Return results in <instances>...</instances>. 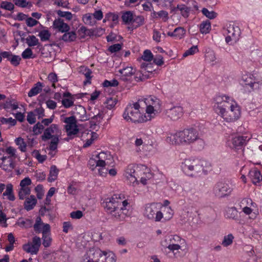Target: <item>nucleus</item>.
<instances>
[{
    "label": "nucleus",
    "mask_w": 262,
    "mask_h": 262,
    "mask_svg": "<svg viewBox=\"0 0 262 262\" xmlns=\"http://www.w3.org/2000/svg\"><path fill=\"white\" fill-rule=\"evenodd\" d=\"M34 113H35V116H38V119L43 118L45 116L44 109L42 107H39L35 109Z\"/></svg>",
    "instance_id": "60"
},
{
    "label": "nucleus",
    "mask_w": 262,
    "mask_h": 262,
    "mask_svg": "<svg viewBox=\"0 0 262 262\" xmlns=\"http://www.w3.org/2000/svg\"><path fill=\"white\" fill-rule=\"evenodd\" d=\"M43 129V125L40 123V122H38L33 126L32 131L34 135H38L41 134Z\"/></svg>",
    "instance_id": "39"
},
{
    "label": "nucleus",
    "mask_w": 262,
    "mask_h": 262,
    "mask_svg": "<svg viewBox=\"0 0 262 262\" xmlns=\"http://www.w3.org/2000/svg\"><path fill=\"white\" fill-rule=\"evenodd\" d=\"M136 167V166L130 164L128 165L125 170V177L132 183L137 182L139 178Z\"/></svg>",
    "instance_id": "15"
},
{
    "label": "nucleus",
    "mask_w": 262,
    "mask_h": 262,
    "mask_svg": "<svg viewBox=\"0 0 262 262\" xmlns=\"http://www.w3.org/2000/svg\"><path fill=\"white\" fill-rule=\"evenodd\" d=\"M48 79L52 83V86L55 88V83L58 81L57 75L54 73H51L49 74Z\"/></svg>",
    "instance_id": "54"
},
{
    "label": "nucleus",
    "mask_w": 262,
    "mask_h": 262,
    "mask_svg": "<svg viewBox=\"0 0 262 262\" xmlns=\"http://www.w3.org/2000/svg\"><path fill=\"white\" fill-rule=\"evenodd\" d=\"M211 29V23L209 20L203 21L200 25V31L202 34H207Z\"/></svg>",
    "instance_id": "30"
},
{
    "label": "nucleus",
    "mask_w": 262,
    "mask_h": 262,
    "mask_svg": "<svg viewBox=\"0 0 262 262\" xmlns=\"http://www.w3.org/2000/svg\"><path fill=\"white\" fill-rule=\"evenodd\" d=\"M83 216V213L80 210L73 211L70 213V217L74 219H80Z\"/></svg>",
    "instance_id": "61"
},
{
    "label": "nucleus",
    "mask_w": 262,
    "mask_h": 262,
    "mask_svg": "<svg viewBox=\"0 0 262 262\" xmlns=\"http://www.w3.org/2000/svg\"><path fill=\"white\" fill-rule=\"evenodd\" d=\"M64 34L62 36V39L65 42L74 41L77 35L75 31H68L64 32Z\"/></svg>",
    "instance_id": "27"
},
{
    "label": "nucleus",
    "mask_w": 262,
    "mask_h": 262,
    "mask_svg": "<svg viewBox=\"0 0 262 262\" xmlns=\"http://www.w3.org/2000/svg\"><path fill=\"white\" fill-rule=\"evenodd\" d=\"M225 33L226 35V42L229 45H233L239 39L241 30L238 26L230 24Z\"/></svg>",
    "instance_id": "8"
},
{
    "label": "nucleus",
    "mask_w": 262,
    "mask_h": 262,
    "mask_svg": "<svg viewBox=\"0 0 262 262\" xmlns=\"http://www.w3.org/2000/svg\"><path fill=\"white\" fill-rule=\"evenodd\" d=\"M227 122H234L241 117V112L239 106L233 101L231 102L229 107L224 108L217 114Z\"/></svg>",
    "instance_id": "6"
},
{
    "label": "nucleus",
    "mask_w": 262,
    "mask_h": 262,
    "mask_svg": "<svg viewBox=\"0 0 262 262\" xmlns=\"http://www.w3.org/2000/svg\"><path fill=\"white\" fill-rule=\"evenodd\" d=\"M0 7L2 9L8 11H12L14 9V5L11 2L8 1H2L1 2Z\"/></svg>",
    "instance_id": "36"
},
{
    "label": "nucleus",
    "mask_w": 262,
    "mask_h": 262,
    "mask_svg": "<svg viewBox=\"0 0 262 262\" xmlns=\"http://www.w3.org/2000/svg\"><path fill=\"white\" fill-rule=\"evenodd\" d=\"M27 120L28 122L31 124L35 123L36 122L35 113L33 112H30L28 113Z\"/></svg>",
    "instance_id": "55"
},
{
    "label": "nucleus",
    "mask_w": 262,
    "mask_h": 262,
    "mask_svg": "<svg viewBox=\"0 0 262 262\" xmlns=\"http://www.w3.org/2000/svg\"><path fill=\"white\" fill-rule=\"evenodd\" d=\"M211 164L205 160L199 159H187L182 163L181 168L187 175L196 177L207 174L211 170Z\"/></svg>",
    "instance_id": "2"
},
{
    "label": "nucleus",
    "mask_w": 262,
    "mask_h": 262,
    "mask_svg": "<svg viewBox=\"0 0 262 262\" xmlns=\"http://www.w3.org/2000/svg\"><path fill=\"white\" fill-rule=\"evenodd\" d=\"M76 114L78 116L81 121H85L90 119V116L86 114V110L81 105H79L76 108Z\"/></svg>",
    "instance_id": "23"
},
{
    "label": "nucleus",
    "mask_w": 262,
    "mask_h": 262,
    "mask_svg": "<svg viewBox=\"0 0 262 262\" xmlns=\"http://www.w3.org/2000/svg\"><path fill=\"white\" fill-rule=\"evenodd\" d=\"M119 84L118 81L116 79H113L111 81H108L107 80H104L103 83V85L104 87H109V86H116Z\"/></svg>",
    "instance_id": "50"
},
{
    "label": "nucleus",
    "mask_w": 262,
    "mask_h": 262,
    "mask_svg": "<svg viewBox=\"0 0 262 262\" xmlns=\"http://www.w3.org/2000/svg\"><path fill=\"white\" fill-rule=\"evenodd\" d=\"M123 23L128 25L133 22L134 16L132 11H127L122 13L121 16Z\"/></svg>",
    "instance_id": "28"
},
{
    "label": "nucleus",
    "mask_w": 262,
    "mask_h": 262,
    "mask_svg": "<svg viewBox=\"0 0 262 262\" xmlns=\"http://www.w3.org/2000/svg\"><path fill=\"white\" fill-rule=\"evenodd\" d=\"M61 133V130L59 129L57 124H52L50 127L45 129L43 134L41 137V140L46 141L51 139L49 144V149L50 150L54 151L57 148Z\"/></svg>",
    "instance_id": "4"
},
{
    "label": "nucleus",
    "mask_w": 262,
    "mask_h": 262,
    "mask_svg": "<svg viewBox=\"0 0 262 262\" xmlns=\"http://www.w3.org/2000/svg\"><path fill=\"white\" fill-rule=\"evenodd\" d=\"M54 29L58 30L61 33L67 32L70 30V26L61 18L56 19L53 23Z\"/></svg>",
    "instance_id": "18"
},
{
    "label": "nucleus",
    "mask_w": 262,
    "mask_h": 262,
    "mask_svg": "<svg viewBox=\"0 0 262 262\" xmlns=\"http://www.w3.org/2000/svg\"><path fill=\"white\" fill-rule=\"evenodd\" d=\"M199 51L198 46H193L188 50H186L185 53L183 54V57H187L190 55H193L194 53L198 52Z\"/></svg>",
    "instance_id": "46"
},
{
    "label": "nucleus",
    "mask_w": 262,
    "mask_h": 262,
    "mask_svg": "<svg viewBox=\"0 0 262 262\" xmlns=\"http://www.w3.org/2000/svg\"><path fill=\"white\" fill-rule=\"evenodd\" d=\"M105 256H104L102 259L103 261V260L107 262H116L115 260V256L113 253H108L107 254L106 252L104 251Z\"/></svg>",
    "instance_id": "49"
},
{
    "label": "nucleus",
    "mask_w": 262,
    "mask_h": 262,
    "mask_svg": "<svg viewBox=\"0 0 262 262\" xmlns=\"http://www.w3.org/2000/svg\"><path fill=\"white\" fill-rule=\"evenodd\" d=\"M158 204L152 203L147 204L145 207L144 215L149 220H152L155 222H160L163 218L162 212L159 210Z\"/></svg>",
    "instance_id": "7"
},
{
    "label": "nucleus",
    "mask_w": 262,
    "mask_h": 262,
    "mask_svg": "<svg viewBox=\"0 0 262 262\" xmlns=\"http://www.w3.org/2000/svg\"><path fill=\"white\" fill-rule=\"evenodd\" d=\"M2 163L0 167L5 171H10L15 168V164L13 160L10 157L3 156L0 157Z\"/></svg>",
    "instance_id": "16"
},
{
    "label": "nucleus",
    "mask_w": 262,
    "mask_h": 262,
    "mask_svg": "<svg viewBox=\"0 0 262 262\" xmlns=\"http://www.w3.org/2000/svg\"><path fill=\"white\" fill-rule=\"evenodd\" d=\"M59 170L55 165H52L50 167L49 176L48 181L49 182H52L56 180L57 178Z\"/></svg>",
    "instance_id": "26"
},
{
    "label": "nucleus",
    "mask_w": 262,
    "mask_h": 262,
    "mask_svg": "<svg viewBox=\"0 0 262 262\" xmlns=\"http://www.w3.org/2000/svg\"><path fill=\"white\" fill-rule=\"evenodd\" d=\"M142 101L139 100L132 104H128L123 114L124 119L127 121L134 122H142L146 121L147 118L146 116L143 118L141 113V106L140 103Z\"/></svg>",
    "instance_id": "5"
},
{
    "label": "nucleus",
    "mask_w": 262,
    "mask_h": 262,
    "mask_svg": "<svg viewBox=\"0 0 262 262\" xmlns=\"http://www.w3.org/2000/svg\"><path fill=\"white\" fill-rule=\"evenodd\" d=\"M202 12L206 17L209 19H214L217 16V13L213 11H209L207 8H204Z\"/></svg>",
    "instance_id": "37"
},
{
    "label": "nucleus",
    "mask_w": 262,
    "mask_h": 262,
    "mask_svg": "<svg viewBox=\"0 0 262 262\" xmlns=\"http://www.w3.org/2000/svg\"><path fill=\"white\" fill-rule=\"evenodd\" d=\"M249 140L247 136H237L232 139V145L231 148L235 149H241Z\"/></svg>",
    "instance_id": "13"
},
{
    "label": "nucleus",
    "mask_w": 262,
    "mask_h": 262,
    "mask_svg": "<svg viewBox=\"0 0 262 262\" xmlns=\"http://www.w3.org/2000/svg\"><path fill=\"white\" fill-rule=\"evenodd\" d=\"M43 87L42 83L38 82L31 88L29 92L28 95L29 97H33L39 93Z\"/></svg>",
    "instance_id": "24"
},
{
    "label": "nucleus",
    "mask_w": 262,
    "mask_h": 262,
    "mask_svg": "<svg viewBox=\"0 0 262 262\" xmlns=\"http://www.w3.org/2000/svg\"><path fill=\"white\" fill-rule=\"evenodd\" d=\"M225 215L227 218L236 220L238 218V211L235 207L228 208L226 210Z\"/></svg>",
    "instance_id": "29"
},
{
    "label": "nucleus",
    "mask_w": 262,
    "mask_h": 262,
    "mask_svg": "<svg viewBox=\"0 0 262 262\" xmlns=\"http://www.w3.org/2000/svg\"><path fill=\"white\" fill-rule=\"evenodd\" d=\"M2 124H10L11 126H14L16 123V120L12 118H5L2 117L0 119Z\"/></svg>",
    "instance_id": "48"
},
{
    "label": "nucleus",
    "mask_w": 262,
    "mask_h": 262,
    "mask_svg": "<svg viewBox=\"0 0 262 262\" xmlns=\"http://www.w3.org/2000/svg\"><path fill=\"white\" fill-rule=\"evenodd\" d=\"M122 45L120 43H116L109 47L108 50L111 53H115L121 49Z\"/></svg>",
    "instance_id": "58"
},
{
    "label": "nucleus",
    "mask_w": 262,
    "mask_h": 262,
    "mask_svg": "<svg viewBox=\"0 0 262 262\" xmlns=\"http://www.w3.org/2000/svg\"><path fill=\"white\" fill-rule=\"evenodd\" d=\"M57 14L60 17H65L68 20H70L72 18V14L70 12L62 11L59 10L57 11Z\"/></svg>",
    "instance_id": "45"
},
{
    "label": "nucleus",
    "mask_w": 262,
    "mask_h": 262,
    "mask_svg": "<svg viewBox=\"0 0 262 262\" xmlns=\"http://www.w3.org/2000/svg\"><path fill=\"white\" fill-rule=\"evenodd\" d=\"M215 105L214 108L215 112L218 114L220 111H224L226 107H229V104L233 101L228 96L225 95L216 96L214 98Z\"/></svg>",
    "instance_id": "11"
},
{
    "label": "nucleus",
    "mask_w": 262,
    "mask_h": 262,
    "mask_svg": "<svg viewBox=\"0 0 262 262\" xmlns=\"http://www.w3.org/2000/svg\"><path fill=\"white\" fill-rule=\"evenodd\" d=\"M42 238L43 239L42 245H43V246L46 248L49 247L50 246L51 242V238L50 237L49 235H42Z\"/></svg>",
    "instance_id": "51"
},
{
    "label": "nucleus",
    "mask_w": 262,
    "mask_h": 262,
    "mask_svg": "<svg viewBox=\"0 0 262 262\" xmlns=\"http://www.w3.org/2000/svg\"><path fill=\"white\" fill-rule=\"evenodd\" d=\"M30 188L21 187L18 191V197L20 200H24L26 196L30 193Z\"/></svg>",
    "instance_id": "35"
},
{
    "label": "nucleus",
    "mask_w": 262,
    "mask_h": 262,
    "mask_svg": "<svg viewBox=\"0 0 262 262\" xmlns=\"http://www.w3.org/2000/svg\"><path fill=\"white\" fill-rule=\"evenodd\" d=\"M33 52L32 50L28 48L21 54L22 57L24 59H30L32 58Z\"/></svg>",
    "instance_id": "57"
},
{
    "label": "nucleus",
    "mask_w": 262,
    "mask_h": 262,
    "mask_svg": "<svg viewBox=\"0 0 262 262\" xmlns=\"http://www.w3.org/2000/svg\"><path fill=\"white\" fill-rule=\"evenodd\" d=\"M63 122L66 123L64 128L68 136H72L77 135L79 132V128L77 125L76 117L72 116L66 117Z\"/></svg>",
    "instance_id": "10"
},
{
    "label": "nucleus",
    "mask_w": 262,
    "mask_h": 262,
    "mask_svg": "<svg viewBox=\"0 0 262 262\" xmlns=\"http://www.w3.org/2000/svg\"><path fill=\"white\" fill-rule=\"evenodd\" d=\"M23 248L27 253H30L32 255L37 254L39 249L31 243H28L27 244L24 245Z\"/></svg>",
    "instance_id": "25"
},
{
    "label": "nucleus",
    "mask_w": 262,
    "mask_h": 262,
    "mask_svg": "<svg viewBox=\"0 0 262 262\" xmlns=\"http://www.w3.org/2000/svg\"><path fill=\"white\" fill-rule=\"evenodd\" d=\"M154 62L157 66H161L164 64L163 58L162 55H158L154 58Z\"/></svg>",
    "instance_id": "63"
},
{
    "label": "nucleus",
    "mask_w": 262,
    "mask_h": 262,
    "mask_svg": "<svg viewBox=\"0 0 262 262\" xmlns=\"http://www.w3.org/2000/svg\"><path fill=\"white\" fill-rule=\"evenodd\" d=\"M249 177L252 183L256 184L262 180V175L260 171L257 169L250 170L249 172Z\"/></svg>",
    "instance_id": "19"
},
{
    "label": "nucleus",
    "mask_w": 262,
    "mask_h": 262,
    "mask_svg": "<svg viewBox=\"0 0 262 262\" xmlns=\"http://www.w3.org/2000/svg\"><path fill=\"white\" fill-rule=\"evenodd\" d=\"M74 98H63L61 100V103L65 108H69L74 105Z\"/></svg>",
    "instance_id": "33"
},
{
    "label": "nucleus",
    "mask_w": 262,
    "mask_h": 262,
    "mask_svg": "<svg viewBox=\"0 0 262 262\" xmlns=\"http://www.w3.org/2000/svg\"><path fill=\"white\" fill-rule=\"evenodd\" d=\"M82 20L84 24L90 26H93L95 23L92 15L90 13H88L83 15Z\"/></svg>",
    "instance_id": "38"
},
{
    "label": "nucleus",
    "mask_w": 262,
    "mask_h": 262,
    "mask_svg": "<svg viewBox=\"0 0 262 262\" xmlns=\"http://www.w3.org/2000/svg\"><path fill=\"white\" fill-rule=\"evenodd\" d=\"M35 190L37 193V197L38 199H42L43 195V186L42 185L39 184L35 187Z\"/></svg>",
    "instance_id": "52"
},
{
    "label": "nucleus",
    "mask_w": 262,
    "mask_h": 262,
    "mask_svg": "<svg viewBox=\"0 0 262 262\" xmlns=\"http://www.w3.org/2000/svg\"><path fill=\"white\" fill-rule=\"evenodd\" d=\"M159 17L162 18L163 21L166 22L168 19V13L167 11L161 10L157 13Z\"/></svg>",
    "instance_id": "64"
},
{
    "label": "nucleus",
    "mask_w": 262,
    "mask_h": 262,
    "mask_svg": "<svg viewBox=\"0 0 262 262\" xmlns=\"http://www.w3.org/2000/svg\"><path fill=\"white\" fill-rule=\"evenodd\" d=\"M104 254V251H101L100 249L93 248L90 249L88 252V256L85 258V260L91 262H99L100 259L102 260L103 257L105 256Z\"/></svg>",
    "instance_id": "12"
},
{
    "label": "nucleus",
    "mask_w": 262,
    "mask_h": 262,
    "mask_svg": "<svg viewBox=\"0 0 262 262\" xmlns=\"http://www.w3.org/2000/svg\"><path fill=\"white\" fill-rule=\"evenodd\" d=\"M31 184V180L29 177L25 178L20 181V186L23 188H29L28 186Z\"/></svg>",
    "instance_id": "62"
},
{
    "label": "nucleus",
    "mask_w": 262,
    "mask_h": 262,
    "mask_svg": "<svg viewBox=\"0 0 262 262\" xmlns=\"http://www.w3.org/2000/svg\"><path fill=\"white\" fill-rule=\"evenodd\" d=\"M26 40L29 47H33L39 44L38 39L34 35H29Z\"/></svg>",
    "instance_id": "32"
},
{
    "label": "nucleus",
    "mask_w": 262,
    "mask_h": 262,
    "mask_svg": "<svg viewBox=\"0 0 262 262\" xmlns=\"http://www.w3.org/2000/svg\"><path fill=\"white\" fill-rule=\"evenodd\" d=\"M232 191V189L229 185L223 182L216 183L213 189V192L218 198H224L229 195Z\"/></svg>",
    "instance_id": "9"
},
{
    "label": "nucleus",
    "mask_w": 262,
    "mask_h": 262,
    "mask_svg": "<svg viewBox=\"0 0 262 262\" xmlns=\"http://www.w3.org/2000/svg\"><path fill=\"white\" fill-rule=\"evenodd\" d=\"M33 221L29 219H26L25 220H23L19 222V225L20 226L25 227L26 228L31 227Z\"/></svg>",
    "instance_id": "56"
},
{
    "label": "nucleus",
    "mask_w": 262,
    "mask_h": 262,
    "mask_svg": "<svg viewBox=\"0 0 262 262\" xmlns=\"http://www.w3.org/2000/svg\"><path fill=\"white\" fill-rule=\"evenodd\" d=\"M234 236L232 234H229L224 237V239L222 242V245L224 247H227L231 245L233 243Z\"/></svg>",
    "instance_id": "34"
},
{
    "label": "nucleus",
    "mask_w": 262,
    "mask_h": 262,
    "mask_svg": "<svg viewBox=\"0 0 262 262\" xmlns=\"http://www.w3.org/2000/svg\"><path fill=\"white\" fill-rule=\"evenodd\" d=\"M117 102L116 98H110L107 99L106 104L107 107L108 109L113 108Z\"/></svg>",
    "instance_id": "59"
},
{
    "label": "nucleus",
    "mask_w": 262,
    "mask_h": 262,
    "mask_svg": "<svg viewBox=\"0 0 262 262\" xmlns=\"http://www.w3.org/2000/svg\"><path fill=\"white\" fill-rule=\"evenodd\" d=\"M165 114L171 120H177L182 116L183 108L180 106H174L167 110Z\"/></svg>",
    "instance_id": "14"
},
{
    "label": "nucleus",
    "mask_w": 262,
    "mask_h": 262,
    "mask_svg": "<svg viewBox=\"0 0 262 262\" xmlns=\"http://www.w3.org/2000/svg\"><path fill=\"white\" fill-rule=\"evenodd\" d=\"M135 23V28H137L143 25L144 23V18L142 16H137L134 17L133 22Z\"/></svg>",
    "instance_id": "40"
},
{
    "label": "nucleus",
    "mask_w": 262,
    "mask_h": 262,
    "mask_svg": "<svg viewBox=\"0 0 262 262\" xmlns=\"http://www.w3.org/2000/svg\"><path fill=\"white\" fill-rule=\"evenodd\" d=\"M201 135L196 128H190L170 134L167 137L166 141L172 144H190L200 140L201 143L204 144L203 141L201 139Z\"/></svg>",
    "instance_id": "3"
},
{
    "label": "nucleus",
    "mask_w": 262,
    "mask_h": 262,
    "mask_svg": "<svg viewBox=\"0 0 262 262\" xmlns=\"http://www.w3.org/2000/svg\"><path fill=\"white\" fill-rule=\"evenodd\" d=\"M118 18L119 17L117 14L110 12L105 14V19L104 21H105V20H107L110 21H112L116 23L118 21Z\"/></svg>",
    "instance_id": "43"
},
{
    "label": "nucleus",
    "mask_w": 262,
    "mask_h": 262,
    "mask_svg": "<svg viewBox=\"0 0 262 262\" xmlns=\"http://www.w3.org/2000/svg\"><path fill=\"white\" fill-rule=\"evenodd\" d=\"M38 36L42 41H45L49 39L51 34L48 30H43L39 33Z\"/></svg>",
    "instance_id": "42"
},
{
    "label": "nucleus",
    "mask_w": 262,
    "mask_h": 262,
    "mask_svg": "<svg viewBox=\"0 0 262 262\" xmlns=\"http://www.w3.org/2000/svg\"><path fill=\"white\" fill-rule=\"evenodd\" d=\"M119 72L122 75V78L124 80H127L128 77L135 74L136 70H134L131 67H127L120 70Z\"/></svg>",
    "instance_id": "22"
},
{
    "label": "nucleus",
    "mask_w": 262,
    "mask_h": 262,
    "mask_svg": "<svg viewBox=\"0 0 262 262\" xmlns=\"http://www.w3.org/2000/svg\"><path fill=\"white\" fill-rule=\"evenodd\" d=\"M124 199L123 195L115 194L111 198L105 199L102 204L105 211L117 221H123L127 216L128 210L126 206L128 202Z\"/></svg>",
    "instance_id": "1"
},
{
    "label": "nucleus",
    "mask_w": 262,
    "mask_h": 262,
    "mask_svg": "<svg viewBox=\"0 0 262 262\" xmlns=\"http://www.w3.org/2000/svg\"><path fill=\"white\" fill-rule=\"evenodd\" d=\"M21 58L18 55H12L9 60L11 63L14 66H17L19 64Z\"/></svg>",
    "instance_id": "47"
},
{
    "label": "nucleus",
    "mask_w": 262,
    "mask_h": 262,
    "mask_svg": "<svg viewBox=\"0 0 262 262\" xmlns=\"http://www.w3.org/2000/svg\"><path fill=\"white\" fill-rule=\"evenodd\" d=\"M6 190L3 193V196H6L7 199L10 201H14L15 200V196L13 193V186L11 183L6 185Z\"/></svg>",
    "instance_id": "20"
},
{
    "label": "nucleus",
    "mask_w": 262,
    "mask_h": 262,
    "mask_svg": "<svg viewBox=\"0 0 262 262\" xmlns=\"http://www.w3.org/2000/svg\"><path fill=\"white\" fill-rule=\"evenodd\" d=\"M176 37L181 38L185 34V30L182 27H178L174 29Z\"/></svg>",
    "instance_id": "53"
},
{
    "label": "nucleus",
    "mask_w": 262,
    "mask_h": 262,
    "mask_svg": "<svg viewBox=\"0 0 262 262\" xmlns=\"http://www.w3.org/2000/svg\"><path fill=\"white\" fill-rule=\"evenodd\" d=\"M146 101H149L147 99H146L145 101H144V103L147 105L146 112L148 114L147 117H149V118H147V120H150L151 118L154 117L152 114H154V115H155V112L156 111V110H155L154 108L156 106H154L153 103L152 104H149V105H147Z\"/></svg>",
    "instance_id": "31"
},
{
    "label": "nucleus",
    "mask_w": 262,
    "mask_h": 262,
    "mask_svg": "<svg viewBox=\"0 0 262 262\" xmlns=\"http://www.w3.org/2000/svg\"><path fill=\"white\" fill-rule=\"evenodd\" d=\"M37 203V200L34 195L27 198L24 203V208L27 211L33 209Z\"/></svg>",
    "instance_id": "21"
},
{
    "label": "nucleus",
    "mask_w": 262,
    "mask_h": 262,
    "mask_svg": "<svg viewBox=\"0 0 262 262\" xmlns=\"http://www.w3.org/2000/svg\"><path fill=\"white\" fill-rule=\"evenodd\" d=\"M15 143L19 146V149L23 152L26 150V144L24 141V139L21 137H18L15 139Z\"/></svg>",
    "instance_id": "41"
},
{
    "label": "nucleus",
    "mask_w": 262,
    "mask_h": 262,
    "mask_svg": "<svg viewBox=\"0 0 262 262\" xmlns=\"http://www.w3.org/2000/svg\"><path fill=\"white\" fill-rule=\"evenodd\" d=\"M142 58L144 61H150L153 59V55L150 50H145L143 52Z\"/></svg>",
    "instance_id": "44"
},
{
    "label": "nucleus",
    "mask_w": 262,
    "mask_h": 262,
    "mask_svg": "<svg viewBox=\"0 0 262 262\" xmlns=\"http://www.w3.org/2000/svg\"><path fill=\"white\" fill-rule=\"evenodd\" d=\"M191 8L184 4H178L177 7L171 8V12L177 13L180 11L181 15L186 18L188 17Z\"/></svg>",
    "instance_id": "17"
}]
</instances>
